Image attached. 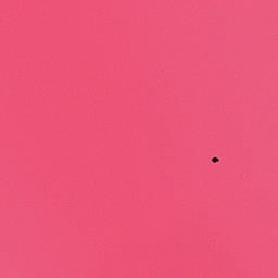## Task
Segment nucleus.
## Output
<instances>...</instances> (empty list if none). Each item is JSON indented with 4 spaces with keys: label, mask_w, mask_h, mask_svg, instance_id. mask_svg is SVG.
<instances>
[{
    "label": "nucleus",
    "mask_w": 278,
    "mask_h": 278,
    "mask_svg": "<svg viewBox=\"0 0 278 278\" xmlns=\"http://www.w3.org/2000/svg\"><path fill=\"white\" fill-rule=\"evenodd\" d=\"M212 162H214V163L218 162V157H213Z\"/></svg>",
    "instance_id": "nucleus-1"
}]
</instances>
